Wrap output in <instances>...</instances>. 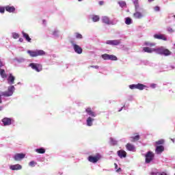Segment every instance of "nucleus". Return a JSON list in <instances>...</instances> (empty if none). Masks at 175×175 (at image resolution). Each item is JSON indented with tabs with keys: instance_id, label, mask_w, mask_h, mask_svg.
<instances>
[{
	"instance_id": "f257e3e1",
	"label": "nucleus",
	"mask_w": 175,
	"mask_h": 175,
	"mask_svg": "<svg viewBox=\"0 0 175 175\" xmlns=\"http://www.w3.org/2000/svg\"><path fill=\"white\" fill-rule=\"evenodd\" d=\"M155 53L157 54H160V55H165V57H169V55H172V51H169V49L161 46L159 48H157L154 49Z\"/></svg>"
},
{
	"instance_id": "f03ea898",
	"label": "nucleus",
	"mask_w": 175,
	"mask_h": 175,
	"mask_svg": "<svg viewBox=\"0 0 175 175\" xmlns=\"http://www.w3.org/2000/svg\"><path fill=\"white\" fill-rule=\"evenodd\" d=\"M27 53L31 57H39V55H44L46 54L43 50L28 51Z\"/></svg>"
},
{
	"instance_id": "7ed1b4c3",
	"label": "nucleus",
	"mask_w": 175,
	"mask_h": 175,
	"mask_svg": "<svg viewBox=\"0 0 175 175\" xmlns=\"http://www.w3.org/2000/svg\"><path fill=\"white\" fill-rule=\"evenodd\" d=\"M13 92H14V86L12 85L10 88H8V91L1 92V96H12L13 95Z\"/></svg>"
},
{
	"instance_id": "20e7f679",
	"label": "nucleus",
	"mask_w": 175,
	"mask_h": 175,
	"mask_svg": "<svg viewBox=\"0 0 175 175\" xmlns=\"http://www.w3.org/2000/svg\"><path fill=\"white\" fill-rule=\"evenodd\" d=\"M154 157H155V154H154V152L151 151L148 152L145 155L146 163H150L151 161L154 160Z\"/></svg>"
},
{
	"instance_id": "39448f33",
	"label": "nucleus",
	"mask_w": 175,
	"mask_h": 175,
	"mask_svg": "<svg viewBox=\"0 0 175 175\" xmlns=\"http://www.w3.org/2000/svg\"><path fill=\"white\" fill-rule=\"evenodd\" d=\"M101 156L99 154V153H97L94 157L89 156L88 159L89 162H91L92 163H96V162H98Z\"/></svg>"
},
{
	"instance_id": "423d86ee",
	"label": "nucleus",
	"mask_w": 175,
	"mask_h": 175,
	"mask_svg": "<svg viewBox=\"0 0 175 175\" xmlns=\"http://www.w3.org/2000/svg\"><path fill=\"white\" fill-rule=\"evenodd\" d=\"M29 66H31V68L36 72H42V67L41 64L31 63L29 64Z\"/></svg>"
},
{
	"instance_id": "0eeeda50",
	"label": "nucleus",
	"mask_w": 175,
	"mask_h": 175,
	"mask_svg": "<svg viewBox=\"0 0 175 175\" xmlns=\"http://www.w3.org/2000/svg\"><path fill=\"white\" fill-rule=\"evenodd\" d=\"M70 43L72 44L74 51L75 53H77V54H81L83 53V49L80 46L74 44L73 41H71Z\"/></svg>"
},
{
	"instance_id": "6e6552de",
	"label": "nucleus",
	"mask_w": 175,
	"mask_h": 175,
	"mask_svg": "<svg viewBox=\"0 0 175 175\" xmlns=\"http://www.w3.org/2000/svg\"><path fill=\"white\" fill-rule=\"evenodd\" d=\"M106 44H110L111 46H118L119 44H121V40H107L106 42Z\"/></svg>"
},
{
	"instance_id": "1a4fd4ad",
	"label": "nucleus",
	"mask_w": 175,
	"mask_h": 175,
	"mask_svg": "<svg viewBox=\"0 0 175 175\" xmlns=\"http://www.w3.org/2000/svg\"><path fill=\"white\" fill-rule=\"evenodd\" d=\"M24 158H25V154L23 153H17L14 157V161H21V159H24Z\"/></svg>"
},
{
	"instance_id": "9d476101",
	"label": "nucleus",
	"mask_w": 175,
	"mask_h": 175,
	"mask_svg": "<svg viewBox=\"0 0 175 175\" xmlns=\"http://www.w3.org/2000/svg\"><path fill=\"white\" fill-rule=\"evenodd\" d=\"M154 39H159V40H167V38H166V36L163 34H154Z\"/></svg>"
},
{
	"instance_id": "9b49d317",
	"label": "nucleus",
	"mask_w": 175,
	"mask_h": 175,
	"mask_svg": "<svg viewBox=\"0 0 175 175\" xmlns=\"http://www.w3.org/2000/svg\"><path fill=\"white\" fill-rule=\"evenodd\" d=\"M2 122L4 125V126H8L9 125H12V119L9 118H4L2 120Z\"/></svg>"
},
{
	"instance_id": "f8f14e48",
	"label": "nucleus",
	"mask_w": 175,
	"mask_h": 175,
	"mask_svg": "<svg viewBox=\"0 0 175 175\" xmlns=\"http://www.w3.org/2000/svg\"><path fill=\"white\" fill-rule=\"evenodd\" d=\"M118 157L121 159L126 158V152L124 150H120L117 152Z\"/></svg>"
},
{
	"instance_id": "ddd939ff",
	"label": "nucleus",
	"mask_w": 175,
	"mask_h": 175,
	"mask_svg": "<svg viewBox=\"0 0 175 175\" xmlns=\"http://www.w3.org/2000/svg\"><path fill=\"white\" fill-rule=\"evenodd\" d=\"M10 169L11 170H21L23 169V166L20 164H16L10 165Z\"/></svg>"
},
{
	"instance_id": "4468645a",
	"label": "nucleus",
	"mask_w": 175,
	"mask_h": 175,
	"mask_svg": "<svg viewBox=\"0 0 175 175\" xmlns=\"http://www.w3.org/2000/svg\"><path fill=\"white\" fill-rule=\"evenodd\" d=\"M5 10L8 13H14L16 12V8L14 6L7 5L5 6Z\"/></svg>"
},
{
	"instance_id": "2eb2a0df",
	"label": "nucleus",
	"mask_w": 175,
	"mask_h": 175,
	"mask_svg": "<svg viewBox=\"0 0 175 175\" xmlns=\"http://www.w3.org/2000/svg\"><path fill=\"white\" fill-rule=\"evenodd\" d=\"M133 17L134 18L140 19V18H143L144 15L142 14V12H139L137 10H135V12L133 14Z\"/></svg>"
},
{
	"instance_id": "dca6fc26",
	"label": "nucleus",
	"mask_w": 175,
	"mask_h": 175,
	"mask_svg": "<svg viewBox=\"0 0 175 175\" xmlns=\"http://www.w3.org/2000/svg\"><path fill=\"white\" fill-rule=\"evenodd\" d=\"M155 151L157 154H161V152H163V151H165V148L163 146H157Z\"/></svg>"
},
{
	"instance_id": "f3484780",
	"label": "nucleus",
	"mask_w": 175,
	"mask_h": 175,
	"mask_svg": "<svg viewBox=\"0 0 175 175\" xmlns=\"http://www.w3.org/2000/svg\"><path fill=\"white\" fill-rule=\"evenodd\" d=\"M102 21L104 24H107V25L111 24V23H110V18L107 16L103 17Z\"/></svg>"
},
{
	"instance_id": "a211bd4d",
	"label": "nucleus",
	"mask_w": 175,
	"mask_h": 175,
	"mask_svg": "<svg viewBox=\"0 0 175 175\" xmlns=\"http://www.w3.org/2000/svg\"><path fill=\"white\" fill-rule=\"evenodd\" d=\"M86 113L89 114V116H91L92 117H96V115L95 114V112L92 111V109L91 108H87L85 109Z\"/></svg>"
},
{
	"instance_id": "6ab92c4d",
	"label": "nucleus",
	"mask_w": 175,
	"mask_h": 175,
	"mask_svg": "<svg viewBox=\"0 0 175 175\" xmlns=\"http://www.w3.org/2000/svg\"><path fill=\"white\" fill-rule=\"evenodd\" d=\"M126 148L129 151H133L135 150V146L132 144H127L126 145Z\"/></svg>"
},
{
	"instance_id": "aec40b11",
	"label": "nucleus",
	"mask_w": 175,
	"mask_h": 175,
	"mask_svg": "<svg viewBox=\"0 0 175 175\" xmlns=\"http://www.w3.org/2000/svg\"><path fill=\"white\" fill-rule=\"evenodd\" d=\"M157 49H151L150 47H144L143 50L144 53H151L152 51H155Z\"/></svg>"
},
{
	"instance_id": "412c9836",
	"label": "nucleus",
	"mask_w": 175,
	"mask_h": 175,
	"mask_svg": "<svg viewBox=\"0 0 175 175\" xmlns=\"http://www.w3.org/2000/svg\"><path fill=\"white\" fill-rule=\"evenodd\" d=\"M0 76L2 77V79H6V77H8L6 72L4 69L0 68Z\"/></svg>"
},
{
	"instance_id": "4be33fe9",
	"label": "nucleus",
	"mask_w": 175,
	"mask_h": 175,
	"mask_svg": "<svg viewBox=\"0 0 175 175\" xmlns=\"http://www.w3.org/2000/svg\"><path fill=\"white\" fill-rule=\"evenodd\" d=\"M94 122V118L89 117L88 118L86 122L88 126H92V122Z\"/></svg>"
},
{
	"instance_id": "5701e85b",
	"label": "nucleus",
	"mask_w": 175,
	"mask_h": 175,
	"mask_svg": "<svg viewBox=\"0 0 175 175\" xmlns=\"http://www.w3.org/2000/svg\"><path fill=\"white\" fill-rule=\"evenodd\" d=\"M14 80H15L14 77L12 74H10V76L8 78V81L10 82L11 84H14Z\"/></svg>"
},
{
	"instance_id": "b1692460",
	"label": "nucleus",
	"mask_w": 175,
	"mask_h": 175,
	"mask_svg": "<svg viewBox=\"0 0 175 175\" xmlns=\"http://www.w3.org/2000/svg\"><path fill=\"white\" fill-rule=\"evenodd\" d=\"M146 88V85L138 83L137 84V90H139V91H143L144 89Z\"/></svg>"
},
{
	"instance_id": "393cba45",
	"label": "nucleus",
	"mask_w": 175,
	"mask_h": 175,
	"mask_svg": "<svg viewBox=\"0 0 175 175\" xmlns=\"http://www.w3.org/2000/svg\"><path fill=\"white\" fill-rule=\"evenodd\" d=\"M131 142L134 143L135 142H137L140 139V135H137L134 137H131Z\"/></svg>"
},
{
	"instance_id": "a878e982",
	"label": "nucleus",
	"mask_w": 175,
	"mask_h": 175,
	"mask_svg": "<svg viewBox=\"0 0 175 175\" xmlns=\"http://www.w3.org/2000/svg\"><path fill=\"white\" fill-rule=\"evenodd\" d=\"M23 38L26 39L27 42H31V38H29V35H28L27 33L23 31L22 32Z\"/></svg>"
},
{
	"instance_id": "bb28decb",
	"label": "nucleus",
	"mask_w": 175,
	"mask_h": 175,
	"mask_svg": "<svg viewBox=\"0 0 175 175\" xmlns=\"http://www.w3.org/2000/svg\"><path fill=\"white\" fill-rule=\"evenodd\" d=\"M36 152H38V154H44V152H46V149L43 148H38L36 149Z\"/></svg>"
},
{
	"instance_id": "cd10ccee",
	"label": "nucleus",
	"mask_w": 175,
	"mask_h": 175,
	"mask_svg": "<svg viewBox=\"0 0 175 175\" xmlns=\"http://www.w3.org/2000/svg\"><path fill=\"white\" fill-rule=\"evenodd\" d=\"M133 3L135 5V10H139V0H133Z\"/></svg>"
},
{
	"instance_id": "c85d7f7f",
	"label": "nucleus",
	"mask_w": 175,
	"mask_h": 175,
	"mask_svg": "<svg viewBox=\"0 0 175 175\" xmlns=\"http://www.w3.org/2000/svg\"><path fill=\"white\" fill-rule=\"evenodd\" d=\"M125 24L126 25H131L132 24V19L129 17L126 18Z\"/></svg>"
},
{
	"instance_id": "c756f323",
	"label": "nucleus",
	"mask_w": 175,
	"mask_h": 175,
	"mask_svg": "<svg viewBox=\"0 0 175 175\" xmlns=\"http://www.w3.org/2000/svg\"><path fill=\"white\" fill-rule=\"evenodd\" d=\"M109 59H110L111 61H117L118 58L117 56L114 55H109Z\"/></svg>"
},
{
	"instance_id": "7c9ffc66",
	"label": "nucleus",
	"mask_w": 175,
	"mask_h": 175,
	"mask_svg": "<svg viewBox=\"0 0 175 175\" xmlns=\"http://www.w3.org/2000/svg\"><path fill=\"white\" fill-rule=\"evenodd\" d=\"M99 20H100L99 16H98V15L93 16L92 21H94V23H96L98 21H99Z\"/></svg>"
},
{
	"instance_id": "2f4dec72",
	"label": "nucleus",
	"mask_w": 175,
	"mask_h": 175,
	"mask_svg": "<svg viewBox=\"0 0 175 175\" xmlns=\"http://www.w3.org/2000/svg\"><path fill=\"white\" fill-rule=\"evenodd\" d=\"M144 44L145 46H149V47H154V46H155V43H152L149 42H146Z\"/></svg>"
},
{
	"instance_id": "473e14b6",
	"label": "nucleus",
	"mask_w": 175,
	"mask_h": 175,
	"mask_svg": "<svg viewBox=\"0 0 175 175\" xmlns=\"http://www.w3.org/2000/svg\"><path fill=\"white\" fill-rule=\"evenodd\" d=\"M163 143H165V141L163 139H160L156 142V144L157 146H161V144H163Z\"/></svg>"
},
{
	"instance_id": "72a5a7b5",
	"label": "nucleus",
	"mask_w": 175,
	"mask_h": 175,
	"mask_svg": "<svg viewBox=\"0 0 175 175\" xmlns=\"http://www.w3.org/2000/svg\"><path fill=\"white\" fill-rule=\"evenodd\" d=\"M12 38L14 39H18V38H20V35L17 33H12Z\"/></svg>"
},
{
	"instance_id": "f704fd0d",
	"label": "nucleus",
	"mask_w": 175,
	"mask_h": 175,
	"mask_svg": "<svg viewBox=\"0 0 175 175\" xmlns=\"http://www.w3.org/2000/svg\"><path fill=\"white\" fill-rule=\"evenodd\" d=\"M109 54L105 53V54L102 55L101 57L103 59L107 60V59H109Z\"/></svg>"
},
{
	"instance_id": "c9c22d12",
	"label": "nucleus",
	"mask_w": 175,
	"mask_h": 175,
	"mask_svg": "<svg viewBox=\"0 0 175 175\" xmlns=\"http://www.w3.org/2000/svg\"><path fill=\"white\" fill-rule=\"evenodd\" d=\"M130 90H137V84H132L129 85Z\"/></svg>"
},
{
	"instance_id": "e433bc0d",
	"label": "nucleus",
	"mask_w": 175,
	"mask_h": 175,
	"mask_svg": "<svg viewBox=\"0 0 175 175\" xmlns=\"http://www.w3.org/2000/svg\"><path fill=\"white\" fill-rule=\"evenodd\" d=\"M119 5L121 8H124V6H126V3H125V1H120Z\"/></svg>"
},
{
	"instance_id": "4c0bfd02",
	"label": "nucleus",
	"mask_w": 175,
	"mask_h": 175,
	"mask_svg": "<svg viewBox=\"0 0 175 175\" xmlns=\"http://www.w3.org/2000/svg\"><path fill=\"white\" fill-rule=\"evenodd\" d=\"M75 35H76L77 39H83V35L79 33H75Z\"/></svg>"
},
{
	"instance_id": "58836bf2",
	"label": "nucleus",
	"mask_w": 175,
	"mask_h": 175,
	"mask_svg": "<svg viewBox=\"0 0 175 175\" xmlns=\"http://www.w3.org/2000/svg\"><path fill=\"white\" fill-rule=\"evenodd\" d=\"M29 166H31V167H35V165H36V163L33 161H30L29 163Z\"/></svg>"
},
{
	"instance_id": "ea45409f",
	"label": "nucleus",
	"mask_w": 175,
	"mask_h": 175,
	"mask_svg": "<svg viewBox=\"0 0 175 175\" xmlns=\"http://www.w3.org/2000/svg\"><path fill=\"white\" fill-rule=\"evenodd\" d=\"M114 166H115V169H116V172H120L121 171V168H118V165H117V163H114Z\"/></svg>"
},
{
	"instance_id": "a19ab883",
	"label": "nucleus",
	"mask_w": 175,
	"mask_h": 175,
	"mask_svg": "<svg viewBox=\"0 0 175 175\" xmlns=\"http://www.w3.org/2000/svg\"><path fill=\"white\" fill-rule=\"evenodd\" d=\"M5 8L0 6V13H5Z\"/></svg>"
},
{
	"instance_id": "79ce46f5",
	"label": "nucleus",
	"mask_w": 175,
	"mask_h": 175,
	"mask_svg": "<svg viewBox=\"0 0 175 175\" xmlns=\"http://www.w3.org/2000/svg\"><path fill=\"white\" fill-rule=\"evenodd\" d=\"M167 31H168V32H170V33H172V32H174V30H173V29H172L171 27H168V28H167Z\"/></svg>"
},
{
	"instance_id": "37998d69",
	"label": "nucleus",
	"mask_w": 175,
	"mask_h": 175,
	"mask_svg": "<svg viewBox=\"0 0 175 175\" xmlns=\"http://www.w3.org/2000/svg\"><path fill=\"white\" fill-rule=\"evenodd\" d=\"M154 10H155V12H159V10H160L159 6H158V5L155 6Z\"/></svg>"
},
{
	"instance_id": "c03bdc74",
	"label": "nucleus",
	"mask_w": 175,
	"mask_h": 175,
	"mask_svg": "<svg viewBox=\"0 0 175 175\" xmlns=\"http://www.w3.org/2000/svg\"><path fill=\"white\" fill-rule=\"evenodd\" d=\"M90 68H94V69H99V66H91Z\"/></svg>"
},
{
	"instance_id": "a18cd8bd",
	"label": "nucleus",
	"mask_w": 175,
	"mask_h": 175,
	"mask_svg": "<svg viewBox=\"0 0 175 175\" xmlns=\"http://www.w3.org/2000/svg\"><path fill=\"white\" fill-rule=\"evenodd\" d=\"M98 3L100 6H102L103 5H104L105 2L103 1H100Z\"/></svg>"
},
{
	"instance_id": "49530a36",
	"label": "nucleus",
	"mask_w": 175,
	"mask_h": 175,
	"mask_svg": "<svg viewBox=\"0 0 175 175\" xmlns=\"http://www.w3.org/2000/svg\"><path fill=\"white\" fill-rule=\"evenodd\" d=\"M2 66H5V64H3L2 61H1V59H0V68H2Z\"/></svg>"
},
{
	"instance_id": "de8ad7c7",
	"label": "nucleus",
	"mask_w": 175,
	"mask_h": 175,
	"mask_svg": "<svg viewBox=\"0 0 175 175\" xmlns=\"http://www.w3.org/2000/svg\"><path fill=\"white\" fill-rule=\"evenodd\" d=\"M19 42H21V43H23V42H24V39L23 38H19Z\"/></svg>"
},
{
	"instance_id": "09e8293b",
	"label": "nucleus",
	"mask_w": 175,
	"mask_h": 175,
	"mask_svg": "<svg viewBox=\"0 0 175 175\" xmlns=\"http://www.w3.org/2000/svg\"><path fill=\"white\" fill-rule=\"evenodd\" d=\"M152 88H155V87H157L156 84H152L151 85Z\"/></svg>"
},
{
	"instance_id": "8fccbe9b",
	"label": "nucleus",
	"mask_w": 175,
	"mask_h": 175,
	"mask_svg": "<svg viewBox=\"0 0 175 175\" xmlns=\"http://www.w3.org/2000/svg\"><path fill=\"white\" fill-rule=\"evenodd\" d=\"M160 175H167V174H166L165 172H161Z\"/></svg>"
},
{
	"instance_id": "3c124183",
	"label": "nucleus",
	"mask_w": 175,
	"mask_h": 175,
	"mask_svg": "<svg viewBox=\"0 0 175 175\" xmlns=\"http://www.w3.org/2000/svg\"><path fill=\"white\" fill-rule=\"evenodd\" d=\"M0 103H2V96L0 95Z\"/></svg>"
},
{
	"instance_id": "603ef678",
	"label": "nucleus",
	"mask_w": 175,
	"mask_h": 175,
	"mask_svg": "<svg viewBox=\"0 0 175 175\" xmlns=\"http://www.w3.org/2000/svg\"><path fill=\"white\" fill-rule=\"evenodd\" d=\"M151 175H157V173L152 172V173H151Z\"/></svg>"
},
{
	"instance_id": "864d4df0",
	"label": "nucleus",
	"mask_w": 175,
	"mask_h": 175,
	"mask_svg": "<svg viewBox=\"0 0 175 175\" xmlns=\"http://www.w3.org/2000/svg\"><path fill=\"white\" fill-rule=\"evenodd\" d=\"M172 142L174 143V139H171Z\"/></svg>"
},
{
	"instance_id": "5fc2aeb1",
	"label": "nucleus",
	"mask_w": 175,
	"mask_h": 175,
	"mask_svg": "<svg viewBox=\"0 0 175 175\" xmlns=\"http://www.w3.org/2000/svg\"><path fill=\"white\" fill-rule=\"evenodd\" d=\"M148 2H152L154 0H148Z\"/></svg>"
},
{
	"instance_id": "6e6d98bb",
	"label": "nucleus",
	"mask_w": 175,
	"mask_h": 175,
	"mask_svg": "<svg viewBox=\"0 0 175 175\" xmlns=\"http://www.w3.org/2000/svg\"><path fill=\"white\" fill-rule=\"evenodd\" d=\"M79 1V2H81V1H83V0H78Z\"/></svg>"
},
{
	"instance_id": "4d7b16f0",
	"label": "nucleus",
	"mask_w": 175,
	"mask_h": 175,
	"mask_svg": "<svg viewBox=\"0 0 175 175\" xmlns=\"http://www.w3.org/2000/svg\"><path fill=\"white\" fill-rule=\"evenodd\" d=\"M174 18H175V15L174 16Z\"/></svg>"
}]
</instances>
